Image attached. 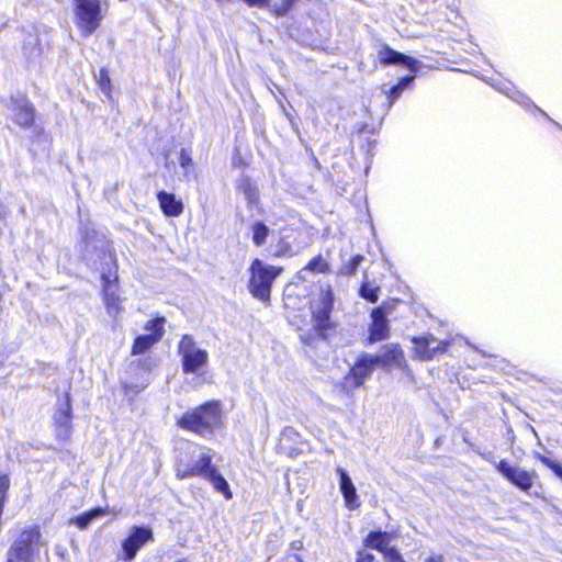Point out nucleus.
I'll return each mask as SVG.
<instances>
[{
    "instance_id": "1",
    "label": "nucleus",
    "mask_w": 562,
    "mask_h": 562,
    "mask_svg": "<svg viewBox=\"0 0 562 562\" xmlns=\"http://www.w3.org/2000/svg\"><path fill=\"white\" fill-rule=\"evenodd\" d=\"M177 424L180 428L200 436L211 435L222 426L221 403L218 401L206 402L184 413Z\"/></svg>"
},
{
    "instance_id": "29",
    "label": "nucleus",
    "mask_w": 562,
    "mask_h": 562,
    "mask_svg": "<svg viewBox=\"0 0 562 562\" xmlns=\"http://www.w3.org/2000/svg\"><path fill=\"white\" fill-rule=\"evenodd\" d=\"M363 260V256L361 255H356L355 257H352L347 263H345L341 269H340V273L341 274H346V276H352L356 273L359 265L362 262Z\"/></svg>"
},
{
    "instance_id": "34",
    "label": "nucleus",
    "mask_w": 562,
    "mask_h": 562,
    "mask_svg": "<svg viewBox=\"0 0 562 562\" xmlns=\"http://www.w3.org/2000/svg\"><path fill=\"white\" fill-rule=\"evenodd\" d=\"M375 558L372 553L363 550L358 552L357 562H374Z\"/></svg>"
},
{
    "instance_id": "30",
    "label": "nucleus",
    "mask_w": 562,
    "mask_h": 562,
    "mask_svg": "<svg viewBox=\"0 0 562 562\" xmlns=\"http://www.w3.org/2000/svg\"><path fill=\"white\" fill-rule=\"evenodd\" d=\"M536 458L542 464H544L547 468L552 470L554 472V474L562 480V467L558 462H555V461H553V460H551V459H549V458H547V457H544V456H542L540 453H537Z\"/></svg>"
},
{
    "instance_id": "38",
    "label": "nucleus",
    "mask_w": 562,
    "mask_h": 562,
    "mask_svg": "<svg viewBox=\"0 0 562 562\" xmlns=\"http://www.w3.org/2000/svg\"><path fill=\"white\" fill-rule=\"evenodd\" d=\"M285 562H303L296 554H290L285 558Z\"/></svg>"
},
{
    "instance_id": "26",
    "label": "nucleus",
    "mask_w": 562,
    "mask_h": 562,
    "mask_svg": "<svg viewBox=\"0 0 562 562\" xmlns=\"http://www.w3.org/2000/svg\"><path fill=\"white\" fill-rule=\"evenodd\" d=\"M328 263L323 259L321 255L314 257L301 271H313L317 273H326L328 271Z\"/></svg>"
},
{
    "instance_id": "6",
    "label": "nucleus",
    "mask_w": 562,
    "mask_h": 562,
    "mask_svg": "<svg viewBox=\"0 0 562 562\" xmlns=\"http://www.w3.org/2000/svg\"><path fill=\"white\" fill-rule=\"evenodd\" d=\"M334 296L331 290L327 286L321 289L318 296L311 301V312L314 328L318 336L326 338L328 330L331 329L330 313L333 310Z\"/></svg>"
},
{
    "instance_id": "35",
    "label": "nucleus",
    "mask_w": 562,
    "mask_h": 562,
    "mask_svg": "<svg viewBox=\"0 0 562 562\" xmlns=\"http://www.w3.org/2000/svg\"><path fill=\"white\" fill-rule=\"evenodd\" d=\"M249 7L266 8L271 0H243Z\"/></svg>"
},
{
    "instance_id": "13",
    "label": "nucleus",
    "mask_w": 562,
    "mask_h": 562,
    "mask_svg": "<svg viewBox=\"0 0 562 562\" xmlns=\"http://www.w3.org/2000/svg\"><path fill=\"white\" fill-rule=\"evenodd\" d=\"M414 356L415 358L428 361L447 351L448 342L439 340L432 335L423 337H414Z\"/></svg>"
},
{
    "instance_id": "23",
    "label": "nucleus",
    "mask_w": 562,
    "mask_h": 562,
    "mask_svg": "<svg viewBox=\"0 0 562 562\" xmlns=\"http://www.w3.org/2000/svg\"><path fill=\"white\" fill-rule=\"evenodd\" d=\"M251 231V240L252 243L260 247L266 244L267 238L270 234V228L262 222L256 221L250 226Z\"/></svg>"
},
{
    "instance_id": "11",
    "label": "nucleus",
    "mask_w": 562,
    "mask_h": 562,
    "mask_svg": "<svg viewBox=\"0 0 562 562\" xmlns=\"http://www.w3.org/2000/svg\"><path fill=\"white\" fill-rule=\"evenodd\" d=\"M376 366L380 364L373 355L362 353L345 376L346 384L352 387L361 386Z\"/></svg>"
},
{
    "instance_id": "15",
    "label": "nucleus",
    "mask_w": 562,
    "mask_h": 562,
    "mask_svg": "<svg viewBox=\"0 0 562 562\" xmlns=\"http://www.w3.org/2000/svg\"><path fill=\"white\" fill-rule=\"evenodd\" d=\"M11 117L21 127H30L34 122V108L23 95L12 97L10 102Z\"/></svg>"
},
{
    "instance_id": "36",
    "label": "nucleus",
    "mask_w": 562,
    "mask_h": 562,
    "mask_svg": "<svg viewBox=\"0 0 562 562\" xmlns=\"http://www.w3.org/2000/svg\"><path fill=\"white\" fill-rule=\"evenodd\" d=\"M424 562H445V557L441 553H431Z\"/></svg>"
},
{
    "instance_id": "16",
    "label": "nucleus",
    "mask_w": 562,
    "mask_h": 562,
    "mask_svg": "<svg viewBox=\"0 0 562 562\" xmlns=\"http://www.w3.org/2000/svg\"><path fill=\"white\" fill-rule=\"evenodd\" d=\"M54 423L57 436L60 439H68L71 434V404L68 394L65 395V402L54 414Z\"/></svg>"
},
{
    "instance_id": "39",
    "label": "nucleus",
    "mask_w": 562,
    "mask_h": 562,
    "mask_svg": "<svg viewBox=\"0 0 562 562\" xmlns=\"http://www.w3.org/2000/svg\"><path fill=\"white\" fill-rule=\"evenodd\" d=\"M296 0H283L282 4L288 7V10L293 5Z\"/></svg>"
},
{
    "instance_id": "2",
    "label": "nucleus",
    "mask_w": 562,
    "mask_h": 562,
    "mask_svg": "<svg viewBox=\"0 0 562 562\" xmlns=\"http://www.w3.org/2000/svg\"><path fill=\"white\" fill-rule=\"evenodd\" d=\"M379 59L384 65H396L402 64L406 66L413 74H416L419 61L411 56L404 55L400 52L392 49L389 46H383L379 50ZM415 79V75L406 76L402 78L397 85L392 87L389 91L387 99L390 101V105H392L403 93L405 89H407Z\"/></svg>"
},
{
    "instance_id": "14",
    "label": "nucleus",
    "mask_w": 562,
    "mask_h": 562,
    "mask_svg": "<svg viewBox=\"0 0 562 562\" xmlns=\"http://www.w3.org/2000/svg\"><path fill=\"white\" fill-rule=\"evenodd\" d=\"M153 539V531L147 527H133L130 536L123 541L124 561L131 562L137 551L149 540Z\"/></svg>"
},
{
    "instance_id": "8",
    "label": "nucleus",
    "mask_w": 562,
    "mask_h": 562,
    "mask_svg": "<svg viewBox=\"0 0 562 562\" xmlns=\"http://www.w3.org/2000/svg\"><path fill=\"white\" fill-rule=\"evenodd\" d=\"M102 291H103V302L106 308L109 316L113 319H116L119 314L122 311L121 297L117 294V273L116 269H109L106 272L103 271L102 276Z\"/></svg>"
},
{
    "instance_id": "37",
    "label": "nucleus",
    "mask_w": 562,
    "mask_h": 562,
    "mask_svg": "<svg viewBox=\"0 0 562 562\" xmlns=\"http://www.w3.org/2000/svg\"><path fill=\"white\" fill-rule=\"evenodd\" d=\"M288 11H289L288 7H284L283 4L274 8V12L279 16L285 15L288 13Z\"/></svg>"
},
{
    "instance_id": "18",
    "label": "nucleus",
    "mask_w": 562,
    "mask_h": 562,
    "mask_svg": "<svg viewBox=\"0 0 562 562\" xmlns=\"http://www.w3.org/2000/svg\"><path fill=\"white\" fill-rule=\"evenodd\" d=\"M372 324L370 326L369 341L376 342L387 338L389 326L381 307L372 311Z\"/></svg>"
},
{
    "instance_id": "24",
    "label": "nucleus",
    "mask_w": 562,
    "mask_h": 562,
    "mask_svg": "<svg viewBox=\"0 0 562 562\" xmlns=\"http://www.w3.org/2000/svg\"><path fill=\"white\" fill-rule=\"evenodd\" d=\"M206 480L218 493L223 494L226 499L232 498L233 494L231 492L229 485L225 477L217 471V469L211 473Z\"/></svg>"
},
{
    "instance_id": "25",
    "label": "nucleus",
    "mask_w": 562,
    "mask_h": 562,
    "mask_svg": "<svg viewBox=\"0 0 562 562\" xmlns=\"http://www.w3.org/2000/svg\"><path fill=\"white\" fill-rule=\"evenodd\" d=\"M105 513V508L97 507L79 515L72 521L79 529H86L93 519L103 516Z\"/></svg>"
},
{
    "instance_id": "9",
    "label": "nucleus",
    "mask_w": 562,
    "mask_h": 562,
    "mask_svg": "<svg viewBox=\"0 0 562 562\" xmlns=\"http://www.w3.org/2000/svg\"><path fill=\"white\" fill-rule=\"evenodd\" d=\"M165 317H157L148 321L144 326V329L148 331V334L139 335L135 338L132 347V353L142 355L157 344L165 334Z\"/></svg>"
},
{
    "instance_id": "10",
    "label": "nucleus",
    "mask_w": 562,
    "mask_h": 562,
    "mask_svg": "<svg viewBox=\"0 0 562 562\" xmlns=\"http://www.w3.org/2000/svg\"><path fill=\"white\" fill-rule=\"evenodd\" d=\"M215 470L216 467L212 464V456L209 452L203 451L192 463L186 464L183 462H179L176 475L179 480H183L189 476H202L206 480Z\"/></svg>"
},
{
    "instance_id": "19",
    "label": "nucleus",
    "mask_w": 562,
    "mask_h": 562,
    "mask_svg": "<svg viewBox=\"0 0 562 562\" xmlns=\"http://www.w3.org/2000/svg\"><path fill=\"white\" fill-rule=\"evenodd\" d=\"M157 199L160 209L166 216L176 217L183 212V203L181 200H178L175 194L166 191H159L157 193Z\"/></svg>"
},
{
    "instance_id": "41",
    "label": "nucleus",
    "mask_w": 562,
    "mask_h": 562,
    "mask_svg": "<svg viewBox=\"0 0 562 562\" xmlns=\"http://www.w3.org/2000/svg\"><path fill=\"white\" fill-rule=\"evenodd\" d=\"M125 393L128 394L130 390L132 389L130 385L124 384Z\"/></svg>"
},
{
    "instance_id": "40",
    "label": "nucleus",
    "mask_w": 562,
    "mask_h": 562,
    "mask_svg": "<svg viewBox=\"0 0 562 562\" xmlns=\"http://www.w3.org/2000/svg\"><path fill=\"white\" fill-rule=\"evenodd\" d=\"M283 112L286 115V117L289 119V121L292 122V115L290 113H288L284 109H283Z\"/></svg>"
},
{
    "instance_id": "4",
    "label": "nucleus",
    "mask_w": 562,
    "mask_h": 562,
    "mask_svg": "<svg viewBox=\"0 0 562 562\" xmlns=\"http://www.w3.org/2000/svg\"><path fill=\"white\" fill-rule=\"evenodd\" d=\"M41 538L37 527L23 529L7 551V562H34L35 546Z\"/></svg>"
},
{
    "instance_id": "5",
    "label": "nucleus",
    "mask_w": 562,
    "mask_h": 562,
    "mask_svg": "<svg viewBox=\"0 0 562 562\" xmlns=\"http://www.w3.org/2000/svg\"><path fill=\"white\" fill-rule=\"evenodd\" d=\"M75 23L80 33L88 37L100 26V0H74Z\"/></svg>"
},
{
    "instance_id": "12",
    "label": "nucleus",
    "mask_w": 562,
    "mask_h": 562,
    "mask_svg": "<svg viewBox=\"0 0 562 562\" xmlns=\"http://www.w3.org/2000/svg\"><path fill=\"white\" fill-rule=\"evenodd\" d=\"M496 469L506 480L521 491L530 490L533 485L535 479L537 477L535 471H527L519 467H513L505 460L497 462Z\"/></svg>"
},
{
    "instance_id": "28",
    "label": "nucleus",
    "mask_w": 562,
    "mask_h": 562,
    "mask_svg": "<svg viewBox=\"0 0 562 562\" xmlns=\"http://www.w3.org/2000/svg\"><path fill=\"white\" fill-rule=\"evenodd\" d=\"M95 79L102 92H104L109 97L112 86L108 70L105 68H101L99 72L95 75Z\"/></svg>"
},
{
    "instance_id": "17",
    "label": "nucleus",
    "mask_w": 562,
    "mask_h": 562,
    "mask_svg": "<svg viewBox=\"0 0 562 562\" xmlns=\"http://www.w3.org/2000/svg\"><path fill=\"white\" fill-rule=\"evenodd\" d=\"M336 472L339 475V487L341 491V494L345 498L346 506L349 509H355L359 506L358 502V495L356 492V487L348 475V473L340 467L336 469Z\"/></svg>"
},
{
    "instance_id": "3",
    "label": "nucleus",
    "mask_w": 562,
    "mask_h": 562,
    "mask_svg": "<svg viewBox=\"0 0 562 562\" xmlns=\"http://www.w3.org/2000/svg\"><path fill=\"white\" fill-rule=\"evenodd\" d=\"M249 291L258 300L266 302L270 299L271 286L282 268H277L255 259L250 266Z\"/></svg>"
},
{
    "instance_id": "7",
    "label": "nucleus",
    "mask_w": 562,
    "mask_h": 562,
    "mask_svg": "<svg viewBox=\"0 0 562 562\" xmlns=\"http://www.w3.org/2000/svg\"><path fill=\"white\" fill-rule=\"evenodd\" d=\"M184 373H195L209 362V352L198 347L191 335H183L178 345Z\"/></svg>"
},
{
    "instance_id": "27",
    "label": "nucleus",
    "mask_w": 562,
    "mask_h": 562,
    "mask_svg": "<svg viewBox=\"0 0 562 562\" xmlns=\"http://www.w3.org/2000/svg\"><path fill=\"white\" fill-rule=\"evenodd\" d=\"M379 286H373L369 282H363L360 286V296L368 300L371 303H375L379 299Z\"/></svg>"
},
{
    "instance_id": "21",
    "label": "nucleus",
    "mask_w": 562,
    "mask_h": 562,
    "mask_svg": "<svg viewBox=\"0 0 562 562\" xmlns=\"http://www.w3.org/2000/svg\"><path fill=\"white\" fill-rule=\"evenodd\" d=\"M237 191L247 201L248 207H257L260 204L258 187L248 177L238 180Z\"/></svg>"
},
{
    "instance_id": "22",
    "label": "nucleus",
    "mask_w": 562,
    "mask_h": 562,
    "mask_svg": "<svg viewBox=\"0 0 562 562\" xmlns=\"http://www.w3.org/2000/svg\"><path fill=\"white\" fill-rule=\"evenodd\" d=\"M367 547L380 551L382 554L385 553V549H391L389 546V536L386 532L373 531L366 538Z\"/></svg>"
},
{
    "instance_id": "33",
    "label": "nucleus",
    "mask_w": 562,
    "mask_h": 562,
    "mask_svg": "<svg viewBox=\"0 0 562 562\" xmlns=\"http://www.w3.org/2000/svg\"><path fill=\"white\" fill-rule=\"evenodd\" d=\"M179 162H180V166L184 169H187L189 166H191L192 158L186 149H181L180 156H179Z\"/></svg>"
},
{
    "instance_id": "32",
    "label": "nucleus",
    "mask_w": 562,
    "mask_h": 562,
    "mask_svg": "<svg viewBox=\"0 0 562 562\" xmlns=\"http://www.w3.org/2000/svg\"><path fill=\"white\" fill-rule=\"evenodd\" d=\"M496 89H498L501 92L505 93L506 95H508L510 99L517 101V102H521L522 99H525V97L518 92H514L513 89L508 88L507 86L503 85L502 87H495Z\"/></svg>"
},
{
    "instance_id": "31",
    "label": "nucleus",
    "mask_w": 562,
    "mask_h": 562,
    "mask_svg": "<svg viewBox=\"0 0 562 562\" xmlns=\"http://www.w3.org/2000/svg\"><path fill=\"white\" fill-rule=\"evenodd\" d=\"M385 562H405L402 554L395 549H385V553L383 554Z\"/></svg>"
},
{
    "instance_id": "20",
    "label": "nucleus",
    "mask_w": 562,
    "mask_h": 562,
    "mask_svg": "<svg viewBox=\"0 0 562 562\" xmlns=\"http://www.w3.org/2000/svg\"><path fill=\"white\" fill-rule=\"evenodd\" d=\"M374 358L382 367L387 366H401L403 361V352L398 345H386L383 346Z\"/></svg>"
},
{
    "instance_id": "42",
    "label": "nucleus",
    "mask_w": 562,
    "mask_h": 562,
    "mask_svg": "<svg viewBox=\"0 0 562 562\" xmlns=\"http://www.w3.org/2000/svg\"><path fill=\"white\" fill-rule=\"evenodd\" d=\"M144 387H145V385H143L142 387H138V389L135 391V393H139V391H140L142 389H144Z\"/></svg>"
}]
</instances>
